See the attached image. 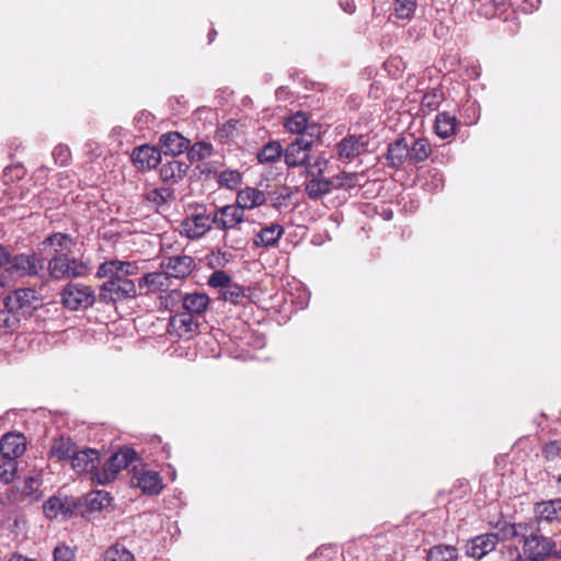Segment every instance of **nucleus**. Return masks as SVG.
Listing matches in <instances>:
<instances>
[{"label":"nucleus","mask_w":561,"mask_h":561,"mask_svg":"<svg viewBox=\"0 0 561 561\" xmlns=\"http://www.w3.org/2000/svg\"><path fill=\"white\" fill-rule=\"evenodd\" d=\"M44 266V259L36 253L14 255L9 259L8 265L0 275V288L18 278L37 275Z\"/></svg>","instance_id":"obj_1"},{"label":"nucleus","mask_w":561,"mask_h":561,"mask_svg":"<svg viewBox=\"0 0 561 561\" xmlns=\"http://www.w3.org/2000/svg\"><path fill=\"white\" fill-rule=\"evenodd\" d=\"M47 270L54 279L83 277L91 271L88 263L70 257L68 253H61V251L53 253L47 263Z\"/></svg>","instance_id":"obj_2"},{"label":"nucleus","mask_w":561,"mask_h":561,"mask_svg":"<svg viewBox=\"0 0 561 561\" xmlns=\"http://www.w3.org/2000/svg\"><path fill=\"white\" fill-rule=\"evenodd\" d=\"M107 280L100 286L99 299L106 305L137 297V287L133 279L126 277L107 276Z\"/></svg>","instance_id":"obj_3"},{"label":"nucleus","mask_w":561,"mask_h":561,"mask_svg":"<svg viewBox=\"0 0 561 561\" xmlns=\"http://www.w3.org/2000/svg\"><path fill=\"white\" fill-rule=\"evenodd\" d=\"M137 458V454L131 448H122L114 453L101 467L100 473H96V484L105 485L113 482L118 472L127 468Z\"/></svg>","instance_id":"obj_4"},{"label":"nucleus","mask_w":561,"mask_h":561,"mask_svg":"<svg viewBox=\"0 0 561 561\" xmlns=\"http://www.w3.org/2000/svg\"><path fill=\"white\" fill-rule=\"evenodd\" d=\"M94 290L87 285L69 283L61 293L64 306L70 310L88 309L95 301Z\"/></svg>","instance_id":"obj_5"},{"label":"nucleus","mask_w":561,"mask_h":561,"mask_svg":"<svg viewBox=\"0 0 561 561\" xmlns=\"http://www.w3.org/2000/svg\"><path fill=\"white\" fill-rule=\"evenodd\" d=\"M523 553L525 559L519 556L517 561H540L552 554L559 556L558 552L554 551V542L550 538L539 534L525 536Z\"/></svg>","instance_id":"obj_6"},{"label":"nucleus","mask_w":561,"mask_h":561,"mask_svg":"<svg viewBox=\"0 0 561 561\" xmlns=\"http://www.w3.org/2000/svg\"><path fill=\"white\" fill-rule=\"evenodd\" d=\"M71 468L79 476H88L90 480L96 484V473L101 471L100 454L94 448L85 447L81 450L77 449L70 460Z\"/></svg>","instance_id":"obj_7"},{"label":"nucleus","mask_w":561,"mask_h":561,"mask_svg":"<svg viewBox=\"0 0 561 561\" xmlns=\"http://www.w3.org/2000/svg\"><path fill=\"white\" fill-rule=\"evenodd\" d=\"M368 135H347L336 145L337 159L342 162L350 163L357 157L368 151Z\"/></svg>","instance_id":"obj_8"},{"label":"nucleus","mask_w":561,"mask_h":561,"mask_svg":"<svg viewBox=\"0 0 561 561\" xmlns=\"http://www.w3.org/2000/svg\"><path fill=\"white\" fill-rule=\"evenodd\" d=\"M312 140L305 135L297 136L284 152L285 162L290 168L304 167L309 161Z\"/></svg>","instance_id":"obj_9"},{"label":"nucleus","mask_w":561,"mask_h":561,"mask_svg":"<svg viewBox=\"0 0 561 561\" xmlns=\"http://www.w3.org/2000/svg\"><path fill=\"white\" fill-rule=\"evenodd\" d=\"M211 215L214 227L218 230H232L244 220V213L236 204L218 207Z\"/></svg>","instance_id":"obj_10"},{"label":"nucleus","mask_w":561,"mask_h":561,"mask_svg":"<svg viewBox=\"0 0 561 561\" xmlns=\"http://www.w3.org/2000/svg\"><path fill=\"white\" fill-rule=\"evenodd\" d=\"M39 304L37 294L32 288H19L8 295L4 299V306L16 314L22 311L36 309Z\"/></svg>","instance_id":"obj_11"},{"label":"nucleus","mask_w":561,"mask_h":561,"mask_svg":"<svg viewBox=\"0 0 561 561\" xmlns=\"http://www.w3.org/2000/svg\"><path fill=\"white\" fill-rule=\"evenodd\" d=\"M214 227L211 214H193L181 222V234L188 239H198L205 236Z\"/></svg>","instance_id":"obj_12"},{"label":"nucleus","mask_w":561,"mask_h":561,"mask_svg":"<svg viewBox=\"0 0 561 561\" xmlns=\"http://www.w3.org/2000/svg\"><path fill=\"white\" fill-rule=\"evenodd\" d=\"M77 507L73 499L68 496H50L43 505L44 514L49 519L70 516Z\"/></svg>","instance_id":"obj_13"},{"label":"nucleus","mask_w":561,"mask_h":561,"mask_svg":"<svg viewBox=\"0 0 561 561\" xmlns=\"http://www.w3.org/2000/svg\"><path fill=\"white\" fill-rule=\"evenodd\" d=\"M387 165L396 170L409 164L408 138L400 137L391 141L387 146L385 154Z\"/></svg>","instance_id":"obj_14"},{"label":"nucleus","mask_w":561,"mask_h":561,"mask_svg":"<svg viewBox=\"0 0 561 561\" xmlns=\"http://www.w3.org/2000/svg\"><path fill=\"white\" fill-rule=\"evenodd\" d=\"M168 277L184 278L188 276L195 267V260L190 255H175L161 263Z\"/></svg>","instance_id":"obj_15"},{"label":"nucleus","mask_w":561,"mask_h":561,"mask_svg":"<svg viewBox=\"0 0 561 561\" xmlns=\"http://www.w3.org/2000/svg\"><path fill=\"white\" fill-rule=\"evenodd\" d=\"M137 273V265L134 262L121 261V260H108L100 264L96 271L98 278H104L107 276L126 277L133 276Z\"/></svg>","instance_id":"obj_16"},{"label":"nucleus","mask_w":561,"mask_h":561,"mask_svg":"<svg viewBox=\"0 0 561 561\" xmlns=\"http://www.w3.org/2000/svg\"><path fill=\"white\" fill-rule=\"evenodd\" d=\"M170 286V278L168 273L163 272H150L146 273L138 279V288L145 289L144 295L149 296L152 294L159 295L167 287Z\"/></svg>","instance_id":"obj_17"},{"label":"nucleus","mask_w":561,"mask_h":561,"mask_svg":"<svg viewBox=\"0 0 561 561\" xmlns=\"http://www.w3.org/2000/svg\"><path fill=\"white\" fill-rule=\"evenodd\" d=\"M137 486L147 495H158L162 492L164 484L157 471L140 470L135 473Z\"/></svg>","instance_id":"obj_18"},{"label":"nucleus","mask_w":561,"mask_h":561,"mask_svg":"<svg viewBox=\"0 0 561 561\" xmlns=\"http://www.w3.org/2000/svg\"><path fill=\"white\" fill-rule=\"evenodd\" d=\"M159 145L164 156L174 158L188 149L190 140L178 131H170L160 136Z\"/></svg>","instance_id":"obj_19"},{"label":"nucleus","mask_w":561,"mask_h":561,"mask_svg":"<svg viewBox=\"0 0 561 561\" xmlns=\"http://www.w3.org/2000/svg\"><path fill=\"white\" fill-rule=\"evenodd\" d=\"M133 162L138 169H153L161 163V150L148 145L134 149L131 154Z\"/></svg>","instance_id":"obj_20"},{"label":"nucleus","mask_w":561,"mask_h":561,"mask_svg":"<svg viewBox=\"0 0 561 561\" xmlns=\"http://www.w3.org/2000/svg\"><path fill=\"white\" fill-rule=\"evenodd\" d=\"M497 542L499 537L495 534L477 536L467 545V554L476 559H481L493 551Z\"/></svg>","instance_id":"obj_21"},{"label":"nucleus","mask_w":561,"mask_h":561,"mask_svg":"<svg viewBox=\"0 0 561 561\" xmlns=\"http://www.w3.org/2000/svg\"><path fill=\"white\" fill-rule=\"evenodd\" d=\"M26 448V440L22 434L8 433L0 440V453L8 458L16 459L22 456Z\"/></svg>","instance_id":"obj_22"},{"label":"nucleus","mask_w":561,"mask_h":561,"mask_svg":"<svg viewBox=\"0 0 561 561\" xmlns=\"http://www.w3.org/2000/svg\"><path fill=\"white\" fill-rule=\"evenodd\" d=\"M420 0H392L390 13L396 20L402 23L411 22L419 10Z\"/></svg>","instance_id":"obj_23"},{"label":"nucleus","mask_w":561,"mask_h":561,"mask_svg":"<svg viewBox=\"0 0 561 561\" xmlns=\"http://www.w3.org/2000/svg\"><path fill=\"white\" fill-rule=\"evenodd\" d=\"M409 164H419L428 159L432 153V146L426 138L408 139Z\"/></svg>","instance_id":"obj_24"},{"label":"nucleus","mask_w":561,"mask_h":561,"mask_svg":"<svg viewBox=\"0 0 561 561\" xmlns=\"http://www.w3.org/2000/svg\"><path fill=\"white\" fill-rule=\"evenodd\" d=\"M266 201L265 194L254 187H245L241 190L236 199V205L244 213L245 209H252L263 205Z\"/></svg>","instance_id":"obj_25"},{"label":"nucleus","mask_w":561,"mask_h":561,"mask_svg":"<svg viewBox=\"0 0 561 561\" xmlns=\"http://www.w3.org/2000/svg\"><path fill=\"white\" fill-rule=\"evenodd\" d=\"M284 233V228L278 224L263 227L254 237L255 247L268 248L275 245Z\"/></svg>","instance_id":"obj_26"},{"label":"nucleus","mask_w":561,"mask_h":561,"mask_svg":"<svg viewBox=\"0 0 561 561\" xmlns=\"http://www.w3.org/2000/svg\"><path fill=\"white\" fill-rule=\"evenodd\" d=\"M78 446L70 437L59 436L54 438L50 445L51 457L58 460H71Z\"/></svg>","instance_id":"obj_27"},{"label":"nucleus","mask_w":561,"mask_h":561,"mask_svg":"<svg viewBox=\"0 0 561 561\" xmlns=\"http://www.w3.org/2000/svg\"><path fill=\"white\" fill-rule=\"evenodd\" d=\"M169 324L172 331L180 337L192 333L197 328L194 316L187 311L178 312L172 316Z\"/></svg>","instance_id":"obj_28"},{"label":"nucleus","mask_w":561,"mask_h":561,"mask_svg":"<svg viewBox=\"0 0 561 561\" xmlns=\"http://www.w3.org/2000/svg\"><path fill=\"white\" fill-rule=\"evenodd\" d=\"M209 305V297L204 293H191L183 296L182 306L185 311L192 313L193 316L202 314L206 311Z\"/></svg>","instance_id":"obj_29"},{"label":"nucleus","mask_w":561,"mask_h":561,"mask_svg":"<svg viewBox=\"0 0 561 561\" xmlns=\"http://www.w3.org/2000/svg\"><path fill=\"white\" fill-rule=\"evenodd\" d=\"M187 170V163L172 159L161 165L160 176L164 182H178L183 179Z\"/></svg>","instance_id":"obj_30"},{"label":"nucleus","mask_w":561,"mask_h":561,"mask_svg":"<svg viewBox=\"0 0 561 561\" xmlns=\"http://www.w3.org/2000/svg\"><path fill=\"white\" fill-rule=\"evenodd\" d=\"M458 121L455 115L448 112L437 114L435 119V133L442 139L451 137L457 127Z\"/></svg>","instance_id":"obj_31"},{"label":"nucleus","mask_w":561,"mask_h":561,"mask_svg":"<svg viewBox=\"0 0 561 561\" xmlns=\"http://www.w3.org/2000/svg\"><path fill=\"white\" fill-rule=\"evenodd\" d=\"M332 191L330 179L310 176L305 184V193L311 199H319Z\"/></svg>","instance_id":"obj_32"},{"label":"nucleus","mask_w":561,"mask_h":561,"mask_svg":"<svg viewBox=\"0 0 561 561\" xmlns=\"http://www.w3.org/2000/svg\"><path fill=\"white\" fill-rule=\"evenodd\" d=\"M183 294L181 290L174 288L169 289L167 287L162 293L157 296V306L159 310L162 311H173L174 308L182 302Z\"/></svg>","instance_id":"obj_33"},{"label":"nucleus","mask_w":561,"mask_h":561,"mask_svg":"<svg viewBox=\"0 0 561 561\" xmlns=\"http://www.w3.org/2000/svg\"><path fill=\"white\" fill-rule=\"evenodd\" d=\"M537 513L540 520L553 522L561 517V500H551L538 504Z\"/></svg>","instance_id":"obj_34"},{"label":"nucleus","mask_w":561,"mask_h":561,"mask_svg":"<svg viewBox=\"0 0 561 561\" xmlns=\"http://www.w3.org/2000/svg\"><path fill=\"white\" fill-rule=\"evenodd\" d=\"M457 558V549L454 546L438 545L427 552V561H456Z\"/></svg>","instance_id":"obj_35"},{"label":"nucleus","mask_w":561,"mask_h":561,"mask_svg":"<svg viewBox=\"0 0 561 561\" xmlns=\"http://www.w3.org/2000/svg\"><path fill=\"white\" fill-rule=\"evenodd\" d=\"M219 298L233 305H243L247 295L242 286L231 283L225 289L219 290Z\"/></svg>","instance_id":"obj_36"},{"label":"nucleus","mask_w":561,"mask_h":561,"mask_svg":"<svg viewBox=\"0 0 561 561\" xmlns=\"http://www.w3.org/2000/svg\"><path fill=\"white\" fill-rule=\"evenodd\" d=\"M102 561H135V557L126 547L116 543L104 551Z\"/></svg>","instance_id":"obj_37"},{"label":"nucleus","mask_w":561,"mask_h":561,"mask_svg":"<svg viewBox=\"0 0 561 561\" xmlns=\"http://www.w3.org/2000/svg\"><path fill=\"white\" fill-rule=\"evenodd\" d=\"M45 244L50 245L54 249V253L61 251V253L70 252L73 247V240L64 233H54L46 238Z\"/></svg>","instance_id":"obj_38"},{"label":"nucleus","mask_w":561,"mask_h":561,"mask_svg":"<svg viewBox=\"0 0 561 561\" xmlns=\"http://www.w3.org/2000/svg\"><path fill=\"white\" fill-rule=\"evenodd\" d=\"M359 176L356 172H342L330 179L332 190L353 188L358 185Z\"/></svg>","instance_id":"obj_39"},{"label":"nucleus","mask_w":561,"mask_h":561,"mask_svg":"<svg viewBox=\"0 0 561 561\" xmlns=\"http://www.w3.org/2000/svg\"><path fill=\"white\" fill-rule=\"evenodd\" d=\"M18 470L16 460L8 458L4 455L0 456V481L10 483L13 481Z\"/></svg>","instance_id":"obj_40"},{"label":"nucleus","mask_w":561,"mask_h":561,"mask_svg":"<svg viewBox=\"0 0 561 561\" xmlns=\"http://www.w3.org/2000/svg\"><path fill=\"white\" fill-rule=\"evenodd\" d=\"M308 118L306 114L302 112H297L296 114L288 117L285 122V127L288 131L293 134H297L298 136L304 135L307 129Z\"/></svg>","instance_id":"obj_41"},{"label":"nucleus","mask_w":561,"mask_h":561,"mask_svg":"<svg viewBox=\"0 0 561 561\" xmlns=\"http://www.w3.org/2000/svg\"><path fill=\"white\" fill-rule=\"evenodd\" d=\"M282 152L283 149L279 142H268L257 153V160L260 163L274 162L280 157Z\"/></svg>","instance_id":"obj_42"},{"label":"nucleus","mask_w":561,"mask_h":561,"mask_svg":"<svg viewBox=\"0 0 561 561\" xmlns=\"http://www.w3.org/2000/svg\"><path fill=\"white\" fill-rule=\"evenodd\" d=\"M213 153V145L206 141L194 144L188 150V159L191 162H198L209 158Z\"/></svg>","instance_id":"obj_43"},{"label":"nucleus","mask_w":561,"mask_h":561,"mask_svg":"<svg viewBox=\"0 0 561 561\" xmlns=\"http://www.w3.org/2000/svg\"><path fill=\"white\" fill-rule=\"evenodd\" d=\"M309 176H321L328 168L327 159L321 156H309V161L304 165Z\"/></svg>","instance_id":"obj_44"},{"label":"nucleus","mask_w":561,"mask_h":561,"mask_svg":"<svg viewBox=\"0 0 561 561\" xmlns=\"http://www.w3.org/2000/svg\"><path fill=\"white\" fill-rule=\"evenodd\" d=\"M53 561H78L77 548L67 545L66 542H58L53 549Z\"/></svg>","instance_id":"obj_45"},{"label":"nucleus","mask_w":561,"mask_h":561,"mask_svg":"<svg viewBox=\"0 0 561 561\" xmlns=\"http://www.w3.org/2000/svg\"><path fill=\"white\" fill-rule=\"evenodd\" d=\"M241 179V173L238 170H225L217 175L218 184L230 190L236 188Z\"/></svg>","instance_id":"obj_46"},{"label":"nucleus","mask_w":561,"mask_h":561,"mask_svg":"<svg viewBox=\"0 0 561 561\" xmlns=\"http://www.w3.org/2000/svg\"><path fill=\"white\" fill-rule=\"evenodd\" d=\"M41 485V482L38 478L36 477H26L23 481V486L21 489V492L28 501H35L41 497V492L38 491V488Z\"/></svg>","instance_id":"obj_47"},{"label":"nucleus","mask_w":561,"mask_h":561,"mask_svg":"<svg viewBox=\"0 0 561 561\" xmlns=\"http://www.w3.org/2000/svg\"><path fill=\"white\" fill-rule=\"evenodd\" d=\"M112 497L108 492L100 490L90 493L89 506L92 511H101L110 506Z\"/></svg>","instance_id":"obj_48"},{"label":"nucleus","mask_w":561,"mask_h":561,"mask_svg":"<svg viewBox=\"0 0 561 561\" xmlns=\"http://www.w3.org/2000/svg\"><path fill=\"white\" fill-rule=\"evenodd\" d=\"M173 196V193L168 187H157L147 193V201L156 204L157 206L167 204Z\"/></svg>","instance_id":"obj_49"},{"label":"nucleus","mask_w":561,"mask_h":561,"mask_svg":"<svg viewBox=\"0 0 561 561\" xmlns=\"http://www.w3.org/2000/svg\"><path fill=\"white\" fill-rule=\"evenodd\" d=\"M19 322V317L14 311L0 310V333H8L15 329Z\"/></svg>","instance_id":"obj_50"},{"label":"nucleus","mask_w":561,"mask_h":561,"mask_svg":"<svg viewBox=\"0 0 561 561\" xmlns=\"http://www.w3.org/2000/svg\"><path fill=\"white\" fill-rule=\"evenodd\" d=\"M231 284V277L225 271H215L208 278V285L214 288L225 289Z\"/></svg>","instance_id":"obj_51"},{"label":"nucleus","mask_w":561,"mask_h":561,"mask_svg":"<svg viewBox=\"0 0 561 561\" xmlns=\"http://www.w3.org/2000/svg\"><path fill=\"white\" fill-rule=\"evenodd\" d=\"M51 154L56 163L66 165L70 159V149L68 146L60 144L54 148Z\"/></svg>","instance_id":"obj_52"},{"label":"nucleus","mask_w":561,"mask_h":561,"mask_svg":"<svg viewBox=\"0 0 561 561\" xmlns=\"http://www.w3.org/2000/svg\"><path fill=\"white\" fill-rule=\"evenodd\" d=\"M560 451L561 443L557 440L546 444L542 449V454L547 460H553L556 457L559 456Z\"/></svg>","instance_id":"obj_53"},{"label":"nucleus","mask_w":561,"mask_h":561,"mask_svg":"<svg viewBox=\"0 0 561 561\" xmlns=\"http://www.w3.org/2000/svg\"><path fill=\"white\" fill-rule=\"evenodd\" d=\"M85 147L88 149V151L93 154V156H100V151H99V146L96 142L92 141V140H89L87 144H85Z\"/></svg>","instance_id":"obj_54"},{"label":"nucleus","mask_w":561,"mask_h":561,"mask_svg":"<svg viewBox=\"0 0 561 561\" xmlns=\"http://www.w3.org/2000/svg\"><path fill=\"white\" fill-rule=\"evenodd\" d=\"M422 105L424 106H433L436 105L434 102V96L431 95H424L422 100Z\"/></svg>","instance_id":"obj_55"},{"label":"nucleus","mask_w":561,"mask_h":561,"mask_svg":"<svg viewBox=\"0 0 561 561\" xmlns=\"http://www.w3.org/2000/svg\"><path fill=\"white\" fill-rule=\"evenodd\" d=\"M433 180H434L436 186L443 185V175L439 172H437V171L434 172Z\"/></svg>","instance_id":"obj_56"},{"label":"nucleus","mask_w":561,"mask_h":561,"mask_svg":"<svg viewBox=\"0 0 561 561\" xmlns=\"http://www.w3.org/2000/svg\"><path fill=\"white\" fill-rule=\"evenodd\" d=\"M8 561H34V560L25 558L22 554L15 553Z\"/></svg>","instance_id":"obj_57"},{"label":"nucleus","mask_w":561,"mask_h":561,"mask_svg":"<svg viewBox=\"0 0 561 561\" xmlns=\"http://www.w3.org/2000/svg\"><path fill=\"white\" fill-rule=\"evenodd\" d=\"M344 10L347 11L348 13H352L354 11V4L347 3V5H345Z\"/></svg>","instance_id":"obj_58"},{"label":"nucleus","mask_w":561,"mask_h":561,"mask_svg":"<svg viewBox=\"0 0 561 561\" xmlns=\"http://www.w3.org/2000/svg\"><path fill=\"white\" fill-rule=\"evenodd\" d=\"M559 482L561 483V476L559 477Z\"/></svg>","instance_id":"obj_59"},{"label":"nucleus","mask_w":561,"mask_h":561,"mask_svg":"<svg viewBox=\"0 0 561 561\" xmlns=\"http://www.w3.org/2000/svg\"><path fill=\"white\" fill-rule=\"evenodd\" d=\"M560 556H561V553H560Z\"/></svg>","instance_id":"obj_60"}]
</instances>
